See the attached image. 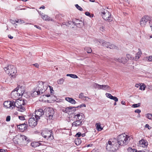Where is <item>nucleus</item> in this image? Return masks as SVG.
<instances>
[{
  "label": "nucleus",
  "mask_w": 152,
  "mask_h": 152,
  "mask_svg": "<svg viewBox=\"0 0 152 152\" xmlns=\"http://www.w3.org/2000/svg\"><path fill=\"white\" fill-rule=\"evenodd\" d=\"M13 140L15 144L19 145L21 146L26 145L30 142V140L26 136L19 134L15 136Z\"/></svg>",
  "instance_id": "nucleus-1"
},
{
  "label": "nucleus",
  "mask_w": 152,
  "mask_h": 152,
  "mask_svg": "<svg viewBox=\"0 0 152 152\" xmlns=\"http://www.w3.org/2000/svg\"><path fill=\"white\" fill-rule=\"evenodd\" d=\"M84 115L82 113L76 114L75 113L74 115V121L72 124V127H79L82 125V119Z\"/></svg>",
  "instance_id": "nucleus-2"
},
{
  "label": "nucleus",
  "mask_w": 152,
  "mask_h": 152,
  "mask_svg": "<svg viewBox=\"0 0 152 152\" xmlns=\"http://www.w3.org/2000/svg\"><path fill=\"white\" fill-rule=\"evenodd\" d=\"M27 103V101L23 99H17L15 102H12L13 108L16 107V109L20 112H23L25 110L24 106Z\"/></svg>",
  "instance_id": "nucleus-3"
},
{
  "label": "nucleus",
  "mask_w": 152,
  "mask_h": 152,
  "mask_svg": "<svg viewBox=\"0 0 152 152\" xmlns=\"http://www.w3.org/2000/svg\"><path fill=\"white\" fill-rule=\"evenodd\" d=\"M130 137L125 134H122L117 137V142L121 146H125L127 145L129 141Z\"/></svg>",
  "instance_id": "nucleus-4"
},
{
  "label": "nucleus",
  "mask_w": 152,
  "mask_h": 152,
  "mask_svg": "<svg viewBox=\"0 0 152 152\" xmlns=\"http://www.w3.org/2000/svg\"><path fill=\"white\" fill-rule=\"evenodd\" d=\"M4 69L6 73L9 74L13 78L16 76L17 70L15 67L12 65H8L7 67L4 68Z\"/></svg>",
  "instance_id": "nucleus-5"
},
{
  "label": "nucleus",
  "mask_w": 152,
  "mask_h": 152,
  "mask_svg": "<svg viewBox=\"0 0 152 152\" xmlns=\"http://www.w3.org/2000/svg\"><path fill=\"white\" fill-rule=\"evenodd\" d=\"M38 86L36 88L37 90L40 91L41 94L44 92L48 88L47 84L42 81L39 82L38 84Z\"/></svg>",
  "instance_id": "nucleus-6"
},
{
  "label": "nucleus",
  "mask_w": 152,
  "mask_h": 152,
  "mask_svg": "<svg viewBox=\"0 0 152 152\" xmlns=\"http://www.w3.org/2000/svg\"><path fill=\"white\" fill-rule=\"evenodd\" d=\"M101 15L104 20L110 22L112 20L110 12L106 10L103 9L101 11Z\"/></svg>",
  "instance_id": "nucleus-7"
},
{
  "label": "nucleus",
  "mask_w": 152,
  "mask_h": 152,
  "mask_svg": "<svg viewBox=\"0 0 152 152\" xmlns=\"http://www.w3.org/2000/svg\"><path fill=\"white\" fill-rule=\"evenodd\" d=\"M119 145H117V142H114L113 141H109L108 143L107 144L106 146L107 149L108 148L111 149V151H115L118 150L119 148Z\"/></svg>",
  "instance_id": "nucleus-8"
},
{
  "label": "nucleus",
  "mask_w": 152,
  "mask_h": 152,
  "mask_svg": "<svg viewBox=\"0 0 152 152\" xmlns=\"http://www.w3.org/2000/svg\"><path fill=\"white\" fill-rule=\"evenodd\" d=\"M53 134L52 130H48L46 129L43 130L41 133L42 136L45 138H51L52 140L53 139Z\"/></svg>",
  "instance_id": "nucleus-9"
},
{
  "label": "nucleus",
  "mask_w": 152,
  "mask_h": 152,
  "mask_svg": "<svg viewBox=\"0 0 152 152\" xmlns=\"http://www.w3.org/2000/svg\"><path fill=\"white\" fill-rule=\"evenodd\" d=\"M99 42L103 46L107 48L114 49L116 48V47L115 45L110 44L109 42H106L104 40H101L99 41Z\"/></svg>",
  "instance_id": "nucleus-10"
},
{
  "label": "nucleus",
  "mask_w": 152,
  "mask_h": 152,
  "mask_svg": "<svg viewBox=\"0 0 152 152\" xmlns=\"http://www.w3.org/2000/svg\"><path fill=\"white\" fill-rule=\"evenodd\" d=\"M99 42L103 46L107 48L114 49L116 48V47L115 45L110 44L109 42H106L104 40H101L99 41Z\"/></svg>",
  "instance_id": "nucleus-11"
},
{
  "label": "nucleus",
  "mask_w": 152,
  "mask_h": 152,
  "mask_svg": "<svg viewBox=\"0 0 152 152\" xmlns=\"http://www.w3.org/2000/svg\"><path fill=\"white\" fill-rule=\"evenodd\" d=\"M38 120L37 119V118H35L33 114L32 117L28 120L29 126L32 128L34 127L37 125Z\"/></svg>",
  "instance_id": "nucleus-12"
},
{
  "label": "nucleus",
  "mask_w": 152,
  "mask_h": 152,
  "mask_svg": "<svg viewBox=\"0 0 152 152\" xmlns=\"http://www.w3.org/2000/svg\"><path fill=\"white\" fill-rule=\"evenodd\" d=\"M152 17L150 16H145L143 17L140 22V24L142 27H144L146 23L148 21H150L151 20Z\"/></svg>",
  "instance_id": "nucleus-13"
},
{
  "label": "nucleus",
  "mask_w": 152,
  "mask_h": 152,
  "mask_svg": "<svg viewBox=\"0 0 152 152\" xmlns=\"http://www.w3.org/2000/svg\"><path fill=\"white\" fill-rule=\"evenodd\" d=\"M44 114V112L42 109H40L35 110V113L33 115L37 119H39L42 115Z\"/></svg>",
  "instance_id": "nucleus-14"
},
{
  "label": "nucleus",
  "mask_w": 152,
  "mask_h": 152,
  "mask_svg": "<svg viewBox=\"0 0 152 152\" xmlns=\"http://www.w3.org/2000/svg\"><path fill=\"white\" fill-rule=\"evenodd\" d=\"M20 96H21L20 93H19L17 90H14L11 94L12 97L14 99L19 98Z\"/></svg>",
  "instance_id": "nucleus-15"
},
{
  "label": "nucleus",
  "mask_w": 152,
  "mask_h": 152,
  "mask_svg": "<svg viewBox=\"0 0 152 152\" xmlns=\"http://www.w3.org/2000/svg\"><path fill=\"white\" fill-rule=\"evenodd\" d=\"M18 88L17 91L19 93H20V94L21 96H22L24 94L25 92V86L23 84V85H19L17 88Z\"/></svg>",
  "instance_id": "nucleus-16"
},
{
  "label": "nucleus",
  "mask_w": 152,
  "mask_h": 152,
  "mask_svg": "<svg viewBox=\"0 0 152 152\" xmlns=\"http://www.w3.org/2000/svg\"><path fill=\"white\" fill-rule=\"evenodd\" d=\"M54 113V111L53 109H50L48 110L46 114L48 119H52L53 118Z\"/></svg>",
  "instance_id": "nucleus-17"
},
{
  "label": "nucleus",
  "mask_w": 152,
  "mask_h": 152,
  "mask_svg": "<svg viewBox=\"0 0 152 152\" xmlns=\"http://www.w3.org/2000/svg\"><path fill=\"white\" fill-rule=\"evenodd\" d=\"M4 105L6 108L12 109L13 108L12 102L10 101H5L4 103Z\"/></svg>",
  "instance_id": "nucleus-18"
},
{
  "label": "nucleus",
  "mask_w": 152,
  "mask_h": 152,
  "mask_svg": "<svg viewBox=\"0 0 152 152\" xmlns=\"http://www.w3.org/2000/svg\"><path fill=\"white\" fill-rule=\"evenodd\" d=\"M148 145V142L146 140L142 139L139 141V146L140 147L145 148L147 147Z\"/></svg>",
  "instance_id": "nucleus-19"
},
{
  "label": "nucleus",
  "mask_w": 152,
  "mask_h": 152,
  "mask_svg": "<svg viewBox=\"0 0 152 152\" xmlns=\"http://www.w3.org/2000/svg\"><path fill=\"white\" fill-rule=\"evenodd\" d=\"M35 89V91H32L31 93V96L33 97H37L38 95L41 94L40 91L37 90L36 88Z\"/></svg>",
  "instance_id": "nucleus-20"
},
{
  "label": "nucleus",
  "mask_w": 152,
  "mask_h": 152,
  "mask_svg": "<svg viewBox=\"0 0 152 152\" xmlns=\"http://www.w3.org/2000/svg\"><path fill=\"white\" fill-rule=\"evenodd\" d=\"M106 95L107 97L111 99L114 100L115 102H117L118 101V98L117 97L113 96L110 94L107 93L106 94Z\"/></svg>",
  "instance_id": "nucleus-21"
},
{
  "label": "nucleus",
  "mask_w": 152,
  "mask_h": 152,
  "mask_svg": "<svg viewBox=\"0 0 152 152\" xmlns=\"http://www.w3.org/2000/svg\"><path fill=\"white\" fill-rule=\"evenodd\" d=\"M17 127L20 129L21 132H23L27 129L25 124H22L17 126Z\"/></svg>",
  "instance_id": "nucleus-22"
},
{
  "label": "nucleus",
  "mask_w": 152,
  "mask_h": 152,
  "mask_svg": "<svg viewBox=\"0 0 152 152\" xmlns=\"http://www.w3.org/2000/svg\"><path fill=\"white\" fill-rule=\"evenodd\" d=\"M115 60L119 62H121L123 64L126 63L127 61V59L125 57H122L118 58L116 59Z\"/></svg>",
  "instance_id": "nucleus-23"
},
{
  "label": "nucleus",
  "mask_w": 152,
  "mask_h": 152,
  "mask_svg": "<svg viewBox=\"0 0 152 152\" xmlns=\"http://www.w3.org/2000/svg\"><path fill=\"white\" fill-rule=\"evenodd\" d=\"M76 107H69L63 109H62V111L65 113H67L70 111V110L73 108H75Z\"/></svg>",
  "instance_id": "nucleus-24"
},
{
  "label": "nucleus",
  "mask_w": 152,
  "mask_h": 152,
  "mask_svg": "<svg viewBox=\"0 0 152 152\" xmlns=\"http://www.w3.org/2000/svg\"><path fill=\"white\" fill-rule=\"evenodd\" d=\"M65 99L67 102L72 104H75L76 103L75 100L72 98L69 97H66Z\"/></svg>",
  "instance_id": "nucleus-25"
},
{
  "label": "nucleus",
  "mask_w": 152,
  "mask_h": 152,
  "mask_svg": "<svg viewBox=\"0 0 152 152\" xmlns=\"http://www.w3.org/2000/svg\"><path fill=\"white\" fill-rule=\"evenodd\" d=\"M79 97L80 98L82 99L83 100H86V99H89V98L88 96H84L83 93H81L80 94Z\"/></svg>",
  "instance_id": "nucleus-26"
},
{
  "label": "nucleus",
  "mask_w": 152,
  "mask_h": 152,
  "mask_svg": "<svg viewBox=\"0 0 152 152\" xmlns=\"http://www.w3.org/2000/svg\"><path fill=\"white\" fill-rule=\"evenodd\" d=\"M142 54L141 51L139 50V52L136 54L135 58H134V60H138L141 56Z\"/></svg>",
  "instance_id": "nucleus-27"
},
{
  "label": "nucleus",
  "mask_w": 152,
  "mask_h": 152,
  "mask_svg": "<svg viewBox=\"0 0 152 152\" xmlns=\"http://www.w3.org/2000/svg\"><path fill=\"white\" fill-rule=\"evenodd\" d=\"M95 126L97 130L98 131H101L102 130L103 128L101 126V124L100 123H97L96 124Z\"/></svg>",
  "instance_id": "nucleus-28"
},
{
  "label": "nucleus",
  "mask_w": 152,
  "mask_h": 152,
  "mask_svg": "<svg viewBox=\"0 0 152 152\" xmlns=\"http://www.w3.org/2000/svg\"><path fill=\"white\" fill-rule=\"evenodd\" d=\"M39 143L37 142H33L31 144V146L34 147L35 148L39 146Z\"/></svg>",
  "instance_id": "nucleus-29"
},
{
  "label": "nucleus",
  "mask_w": 152,
  "mask_h": 152,
  "mask_svg": "<svg viewBox=\"0 0 152 152\" xmlns=\"http://www.w3.org/2000/svg\"><path fill=\"white\" fill-rule=\"evenodd\" d=\"M110 88V87L108 85H102V89L105 90H107Z\"/></svg>",
  "instance_id": "nucleus-30"
},
{
  "label": "nucleus",
  "mask_w": 152,
  "mask_h": 152,
  "mask_svg": "<svg viewBox=\"0 0 152 152\" xmlns=\"http://www.w3.org/2000/svg\"><path fill=\"white\" fill-rule=\"evenodd\" d=\"M84 50H86L88 53H91L92 51V50L91 48L89 47L85 48Z\"/></svg>",
  "instance_id": "nucleus-31"
},
{
  "label": "nucleus",
  "mask_w": 152,
  "mask_h": 152,
  "mask_svg": "<svg viewBox=\"0 0 152 152\" xmlns=\"http://www.w3.org/2000/svg\"><path fill=\"white\" fill-rule=\"evenodd\" d=\"M64 81V79L61 78L60 79H59L57 81V83L58 84H62L63 83Z\"/></svg>",
  "instance_id": "nucleus-32"
},
{
  "label": "nucleus",
  "mask_w": 152,
  "mask_h": 152,
  "mask_svg": "<svg viewBox=\"0 0 152 152\" xmlns=\"http://www.w3.org/2000/svg\"><path fill=\"white\" fill-rule=\"evenodd\" d=\"M126 56V57L130 59V60H134V58L133 57H132V56L130 55L129 54H127Z\"/></svg>",
  "instance_id": "nucleus-33"
},
{
  "label": "nucleus",
  "mask_w": 152,
  "mask_h": 152,
  "mask_svg": "<svg viewBox=\"0 0 152 152\" xmlns=\"http://www.w3.org/2000/svg\"><path fill=\"white\" fill-rule=\"evenodd\" d=\"M42 18L44 20H49V17L47 15H42Z\"/></svg>",
  "instance_id": "nucleus-34"
},
{
  "label": "nucleus",
  "mask_w": 152,
  "mask_h": 152,
  "mask_svg": "<svg viewBox=\"0 0 152 152\" xmlns=\"http://www.w3.org/2000/svg\"><path fill=\"white\" fill-rule=\"evenodd\" d=\"M85 14L88 16H89L90 18H92L94 16V15L93 14H91L90 12H86L85 13Z\"/></svg>",
  "instance_id": "nucleus-35"
},
{
  "label": "nucleus",
  "mask_w": 152,
  "mask_h": 152,
  "mask_svg": "<svg viewBox=\"0 0 152 152\" xmlns=\"http://www.w3.org/2000/svg\"><path fill=\"white\" fill-rule=\"evenodd\" d=\"M81 142L80 140L78 139H77L75 140V143L77 145H79L81 143Z\"/></svg>",
  "instance_id": "nucleus-36"
},
{
  "label": "nucleus",
  "mask_w": 152,
  "mask_h": 152,
  "mask_svg": "<svg viewBox=\"0 0 152 152\" xmlns=\"http://www.w3.org/2000/svg\"><path fill=\"white\" fill-rule=\"evenodd\" d=\"M145 86L143 84H142V86H140L139 89L141 90H144L145 89Z\"/></svg>",
  "instance_id": "nucleus-37"
},
{
  "label": "nucleus",
  "mask_w": 152,
  "mask_h": 152,
  "mask_svg": "<svg viewBox=\"0 0 152 152\" xmlns=\"http://www.w3.org/2000/svg\"><path fill=\"white\" fill-rule=\"evenodd\" d=\"M140 103H139L137 104H133L132 105V107L134 108L140 106Z\"/></svg>",
  "instance_id": "nucleus-38"
},
{
  "label": "nucleus",
  "mask_w": 152,
  "mask_h": 152,
  "mask_svg": "<svg viewBox=\"0 0 152 152\" xmlns=\"http://www.w3.org/2000/svg\"><path fill=\"white\" fill-rule=\"evenodd\" d=\"M146 117L149 119H152V114L151 113H148L147 114Z\"/></svg>",
  "instance_id": "nucleus-39"
},
{
  "label": "nucleus",
  "mask_w": 152,
  "mask_h": 152,
  "mask_svg": "<svg viewBox=\"0 0 152 152\" xmlns=\"http://www.w3.org/2000/svg\"><path fill=\"white\" fill-rule=\"evenodd\" d=\"M15 21H16V23H19L20 24H21L24 23L23 20L19 19L17 20H15Z\"/></svg>",
  "instance_id": "nucleus-40"
},
{
  "label": "nucleus",
  "mask_w": 152,
  "mask_h": 152,
  "mask_svg": "<svg viewBox=\"0 0 152 152\" xmlns=\"http://www.w3.org/2000/svg\"><path fill=\"white\" fill-rule=\"evenodd\" d=\"M75 6L77 9H78L80 11H82L83 10V9H82V8L81 7L79 6L77 4H75Z\"/></svg>",
  "instance_id": "nucleus-41"
},
{
  "label": "nucleus",
  "mask_w": 152,
  "mask_h": 152,
  "mask_svg": "<svg viewBox=\"0 0 152 152\" xmlns=\"http://www.w3.org/2000/svg\"><path fill=\"white\" fill-rule=\"evenodd\" d=\"M129 152H137V150L135 149H132V148H128Z\"/></svg>",
  "instance_id": "nucleus-42"
},
{
  "label": "nucleus",
  "mask_w": 152,
  "mask_h": 152,
  "mask_svg": "<svg viewBox=\"0 0 152 152\" xmlns=\"http://www.w3.org/2000/svg\"><path fill=\"white\" fill-rule=\"evenodd\" d=\"M71 77L74 78H78V77L76 75L72 74H71Z\"/></svg>",
  "instance_id": "nucleus-43"
},
{
  "label": "nucleus",
  "mask_w": 152,
  "mask_h": 152,
  "mask_svg": "<svg viewBox=\"0 0 152 152\" xmlns=\"http://www.w3.org/2000/svg\"><path fill=\"white\" fill-rule=\"evenodd\" d=\"M97 85L98 87L97 88L99 89H102V85H100L99 84H96Z\"/></svg>",
  "instance_id": "nucleus-44"
},
{
  "label": "nucleus",
  "mask_w": 152,
  "mask_h": 152,
  "mask_svg": "<svg viewBox=\"0 0 152 152\" xmlns=\"http://www.w3.org/2000/svg\"><path fill=\"white\" fill-rule=\"evenodd\" d=\"M10 120V116H7L6 118V121H9Z\"/></svg>",
  "instance_id": "nucleus-45"
},
{
  "label": "nucleus",
  "mask_w": 152,
  "mask_h": 152,
  "mask_svg": "<svg viewBox=\"0 0 152 152\" xmlns=\"http://www.w3.org/2000/svg\"><path fill=\"white\" fill-rule=\"evenodd\" d=\"M105 28L103 26H102L100 27V30L102 31H103L105 30Z\"/></svg>",
  "instance_id": "nucleus-46"
},
{
  "label": "nucleus",
  "mask_w": 152,
  "mask_h": 152,
  "mask_svg": "<svg viewBox=\"0 0 152 152\" xmlns=\"http://www.w3.org/2000/svg\"><path fill=\"white\" fill-rule=\"evenodd\" d=\"M19 118L21 120H23L25 119V118L24 116H19Z\"/></svg>",
  "instance_id": "nucleus-47"
},
{
  "label": "nucleus",
  "mask_w": 152,
  "mask_h": 152,
  "mask_svg": "<svg viewBox=\"0 0 152 152\" xmlns=\"http://www.w3.org/2000/svg\"><path fill=\"white\" fill-rule=\"evenodd\" d=\"M86 106V105L85 104H81L80 105V106H78L77 107V108H79V107H85Z\"/></svg>",
  "instance_id": "nucleus-48"
},
{
  "label": "nucleus",
  "mask_w": 152,
  "mask_h": 152,
  "mask_svg": "<svg viewBox=\"0 0 152 152\" xmlns=\"http://www.w3.org/2000/svg\"><path fill=\"white\" fill-rule=\"evenodd\" d=\"M8 151L7 149L4 150L2 149H0V152H7Z\"/></svg>",
  "instance_id": "nucleus-49"
},
{
  "label": "nucleus",
  "mask_w": 152,
  "mask_h": 152,
  "mask_svg": "<svg viewBox=\"0 0 152 152\" xmlns=\"http://www.w3.org/2000/svg\"><path fill=\"white\" fill-rule=\"evenodd\" d=\"M81 133L79 132L78 133H77L75 136L76 137H80V136H81Z\"/></svg>",
  "instance_id": "nucleus-50"
},
{
  "label": "nucleus",
  "mask_w": 152,
  "mask_h": 152,
  "mask_svg": "<svg viewBox=\"0 0 152 152\" xmlns=\"http://www.w3.org/2000/svg\"><path fill=\"white\" fill-rule=\"evenodd\" d=\"M135 113H140L141 112V110L139 109H136L134 111Z\"/></svg>",
  "instance_id": "nucleus-51"
},
{
  "label": "nucleus",
  "mask_w": 152,
  "mask_h": 152,
  "mask_svg": "<svg viewBox=\"0 0 152 152\" xmlns=\"http://www.w3.org/2000/svg\"><path fill=\"white\" fill-rule=\"evenodd\" d=\"M148 60L149 61H152V56H149L148 58Z\"/></svg>",
  "instance_id": "nucleus-52"
},
{
  "label": "nucleus",
  "mask_w": 152,
  "mask_h": 152,
  "mask_svg": "<svg viewBox=\"0 0 152 152\" xmlns=\"http://www.w3.org/2000/svg\"><path fill=\"white\" fill-rule=\"evenodd\" d=\"M33 65L37 68H38L39 67V65L37 63L34 64Z\"/></svg>",
  "instance_id": "nucleus-53"
},
{
  "label": "nucleus",
  "mask_w": 152,
  "mask_h": 152,
  "mask_svg": "<svg viewBox=\"0 0 152 152\" xmlns=\"http://www.w3.org/2000/svg\"><path fill=\"white\" fill-rule=\"evenodd\" d=\"M96 84H98L97 83H94V88H96L98 87L97 85H96Z\"/></svg>",
  "instance_id": "nucleus-54"
},
{
  "label": "nucleus",
  "mask_w": 152,
  "mask_h": 152,
  "mask_svg": "<svg viewBox=\"0 0 152 152\" xmlns=\"http://www.w3.org/2000/svg\"><path fill=\"white\" fill-rule=\"evenodd\" d=\"M145 126L146 127H148V129H150L151 128V127L149 126V125L148 124H146L145 125Z\"/></svg>",
  "instance_id": "nucleus-55"
},
{
  "label": "nucleus",
  "mask_w": 152,
  "mask_h": 152,
  "mask_svg": "<svg viewBox=\"0 0 152 152\" xmlns=\"http://www.w3.org/2000/svg\"><path fill=\"white\" fill-rule=\"evenodd\" d=\"M149 23L150 24V27L151 28L152 31V21H151H151H149Z\"/></svg>",
  "instance_id": "nucleus-56"
},
{
  "label": "nucleus",
  "mask_w": 152,
  "mask_h": 152,
  "mask_svg": "<svg viewBox=\"0 0 152 152\" xmlns=\"http://www.w3.org/2000/svg\"><path fill=\"white\" fill-rule=\"evenodd\" d=\"M91 152H99V151L98 149L97 150L94 149L91 151Z\"/></svg>",
  "instance_id": "nucleus-57"
},
{
  "label": "nucleus",
  "mask_w": 152,
  "mask_h": 152,
  "mask_svg": "<svg viewBox=\"0 0 152 152\" xmlns=\"http://www.w3.org/2000/svg\"><path fill=\"white\" fill-rule=\"evenodd\" d=\"M8 37L10 39H12L13 38V37L12 36L10 35H8Z\"/></svg>",
  "instance_id": "nucleus-58"
},
{
  "label": "nucleus",
  "mask_w": 152,
  "mask_h": 152,
  "mask_svg": "<svg viewBox=\"0 0 152 152\" xmlns=\"http://www.w3.org/2000/svg\"><path fill=\"white\" fill-rule=\"evenodd\" d=\"M10 22L11 23H12L13 24H14L15 23V22H16V21H15V20L14 21L13 20H10Z\"/></svg>",
  "instance_id": "nucleus-59"
},
{
  "label": "nucleus",
  "mask_w": 152,
  "mask_h": 152,
  "mask_svg": "<svg viewBox=\"0 0 152 152\" xmlns=\"http://www.w3.org/2000/svg\"><path fill=\"white\" fill-rule=\"evenodd\" d=\"M92 145V144H89L88 145L86 146L87 147H91Z\"/></svg>",
  "instance_id": "nucleus-60"
},
{
  "label": "nucleus",
  "mask_w": 152,
  "mask_h": 152,
  "mask_svg": "<svg viewBox=\"0 0 152 152\" xmlns=\"http://www.w3.org/2000/svg\"><path fill=\"white\" fill-rule=\"evenodd\" d=\"M149 89L150 90H152V85L150 86H149Z\"/></svg>",
  "instance_id": "nucleus-61"
},
{
  "label": "nucleus",
  "mask_w": 152,
  "mask_h": 152,
  "mask_svg": "<svg viewBox=\"0 0 152 152\" xmlns=\"http://www.w3.org/2000/svg\"><path fill=\"white\" fill-rule=\"evenodd\" d=\"M40 9H44L45 8V7L44 6H42L41 7H40Z\"/></svg>",
  "instance_id": "nucleus-62"
},
{
  "label": "nucleus",
  "mask_w": 152,
  "mask_h": 152,
  "mask_svg": "<svg viewBox=\"0 0 152 152\" xmlns=\"http://www.w3.org/2000/svg\"><path fill=\"white\" fill-rule=\"evenodd\" d=\"M35 27H36L37 28H38V29H40V27L39 26H36V25H35Z\"/></svg>",
  "instance_id": "nucleus-63"
},
{
  "label": "nucleus",
  "mask_w": 152,
  "mask_h": 152,
  "mask_svg": "<svg viewBox=\"0 0 152 152\" xmlns=\"http://www.w3.org/2000/svg\"><path fill=\"white\" fill-rule=\"evenodd\" d=\"M121 103L123 105L125 104V102H124L122 101Z\"/></svg>",
  "instance_id": "nucleus-64"
}]
</instances>
